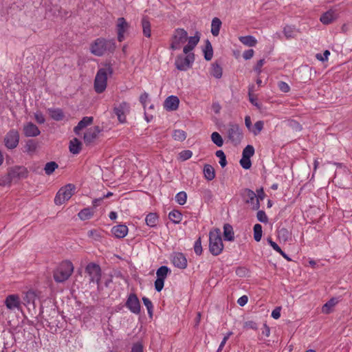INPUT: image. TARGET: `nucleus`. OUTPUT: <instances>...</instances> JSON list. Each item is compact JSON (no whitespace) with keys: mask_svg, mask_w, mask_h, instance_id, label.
Returning <instances> with one entry per match:
<instances>
[{"mask_svg":"<svg viewBox=\"0 0 352 352\" xmlns=\"http://www.w3.org/2000/svg\"><path fill=\"white\" fill-rule=\"evenodd\" d=\"M200 40V33L196 32L193 36H190L188 43L183 47V54H179L175 60V66L179 71H187L192 67L195 61V54L191 52Z\"/></svg>","mask_w":352,"mask_h":352,"instance_id":"1","label":"nucleus"},{"mask_svg":"<svg viewBox=\"0 0 352 352\" xmlns=\"http://www.w3.org/2000/svg\"><path fill=\"white\" fill-rule=\"evenodd\" d=\"M100 131L98 127L89 129L84 134V141L86 144L92 142L97 137Z\"/></svg>","mask_w":352,"mask_h":352,"instance_id":"22","label":"nucleus"},{"mask_svg":"<svg viewBox=\"0 0 352 352\" xmlns=\"http://www.w3.org/2000/svg\"><path fill=\"white\" fill-rule=\"evenodd\" d=\"M179 159L183 161L190 159L192 155V152L190 150H184L179 153Z\"/></svg>","mask_w":352,"mask_h":352,"instance_id":"50","label":"nucleus"},{"mask_svg":"<svg viewBox=\"0 0 352 352\" xmlns=\"http://www.w3.org/2000/svg\"><path fill=\"white\" fill-rule=\"evenodd\" d=\"M146 223L149 227L156 226L158 221V216L156 213H149L146 217Z\"/></svg>","mask_w":352,"mask_h":352,"instance_id":"34","label":"nucleus"},{"mask_svg":"<svg viewBox=\"0 0 352 352\" xmlns=\"http://www.w3.org/2000/svg\"><path fill=\"white\" fill-rule=\"evenodd\" d=\"M142 301L145 307H146V309L148 311V313L151 315L153 311V304L152 302L146 297L142 298Z\"/></svg>","mask_w":352,"mask_h":352,"instance_id":"51","label":"nucleus"},{"mask_svg":"<svg viewBox=\"0 0 352 352\" xmlns=\"http://www.w3.org/2000/svg\"><path fill=\"white\" fill-rule=\"evenodd\" d=\"M19 142V133L15 129L9 131L4 137V144L8 149L16 148Z\"/></svg>","mask_w":352,"mask_h":352,"instance_id":"11","label":"nucleus"},{"mask_svg":"<svg viewBox=\"0 0 352 352\" xmlns=\"http://www.w3.org/2000/svg\"><path fill=\"white\" fill-rule=\"evenodd\" d=\"M278 87L279 89L284 93H287L290 90L289 85L283 81L279 82L278 84Z\"/></svg>","mask_w":352,"mask_h":352,"instance_id":"58","label":"nucleus"},{"mask_svg":"<svg viewBox=\"0 0 352 352\" xmlns=\"http://www.w3.org/2000/svg\"><path fill=\"white\" fill-rule=\"evenodd\" d=\"M179 104V98L175 96H170L166 98L164 102V108L169 111H175Z\"/></svg>","mask_w":352,"mask_h":352,"instance_id":"19","label":"nucleus"},{"mask_svg":"<svg viewBox=\"0 0 352 352\" xmlns=\"http://www.w3.org/2000/svg\"><path fill=\"white\" fill-rule=\"evenodd\" d=\"M216 156L219 158V164L221 167H225L227 164L226 156L224 152L221 150L217 151L215 153Z\"/></svg>","mask_w":352,"mask_h":352,"instance_id":"47","label":"nucleus"},{"mask_svg":"<svg viewBox=\"0 0 352 352\" xmlns=\"http://www.w3.org/2000/svg\"><path fill=\"white\" fill-rule=\"evenodd\" d=\"M194 250H195V252L196 253V254L197 255H201V253H202V246H201V239H198L195 243V245H194Z\"/></svg>","mask_w":352,"mask_h":352,"instance_id":"55","label":"nucleus"},{"mask_svg":"<svg viewBox=\"0 0 352 352\" xmlns=\"http://www.w3.org/2000/svg\"><path fill=\"white\" fill-rule=\"evenodd\" d=\"M211 140L217 146L221 147L223 144V140L218 132H213L211 134Z\"/></svg>","mask_w":352,"mask_h":352,"instance_id":"38","label":"nucleus"},{"mask_svg":"<svg viewBox=\"0 0 352 352\" xmlns=\"http://www.w3.org/2000/svg\"><path fill=\"white\" fill-rule=\"evenodd\" d=\"M85 272L89 275V282L100 285L102 276L101 268L99 265L89 263L85 267Z\"/></svg>","mask_w":352,"mask_h":352,"instance_id":"8","label":"nucleus"},{"mask_svg":"<svg viewBox=\"0 0 352 352\" xmlns=\"http://www.w3.org/2000/svg\"><path fill=\"white\" fill-rule=\"evenodd\" d=\"M243 327L245 329H248L256 330V329H257V324L252 320H249V321H246L244 323Z\"/></svg>","mask_w":352,"mask_h":352,"instance_id":"60","label":"nucleus"},{"mask_svg":"<svg viewBox=\"0 0 352 352\" xmlns=\"http://www.w3.org/2000/svg\"><path fill=\"white\" fill-rule=\"evenodd\" d=\"M10 171L13 177H18L25 178L28 175L27 169L21 166L14 167Z\"/></svg>","mask_w":352,"mask_h":352,"instance_id":"30","label":"nucleus"},{"mask_svg":"<svg viewBox=\"0 0 352 352\" xmlns=\"http://www.w3.org/2000/svg\"><path fill=\"white\" fill-rule=\"evenodd\" d=\"M112 74L113 68L110 64H106L98 70L94 80V89L98 94H101L106 89L108 76Z\"/></svg>","mask_w":352,"mask_h":352,"instance_id":"3","label":"nucleus"},{"mask_svg":"<svg viewBox=\"0 0 352 352\" xmlns=\"http://www.w3.org/2000/svg\"><path fill=\"white\" fill-rule=\"evenodd\" d=\"M239 41L248 47H254L256 45L257 41L252 36H245L239 37Z\"/></svg>","mask_w":352,"mask_h":352,"instance_id":"33","label":"nucleus"},{"mask_svg":"<svg viewBox=\"0 0 352 352\" xmlns=\"http://www.w3.org/2000/svg\"><path fill=\"white\" fill-rule=\"evenodd\" d=\"M228 137L234 144H239L243 138L242 130L236 124L230 123L228 129Z\"/></svg>","mask_w":352,"mask_h":352,"instance_id":"9","label":"nucleus"},{"mask_svg":"<svg viewBox=\"0 0 352 352\" xmlns=\"http://www.w3.org/2000/svg\"><path fill=\"white\" fill-rule=\"evenodd\" d=\"M263 126H264L263 121H262V120L257 121L254 123V125L253 127H252L250 131L254 135H258L261 133V131L263 130Z\"/></svg>","mask_w":352,"mask_h":352,"instance_id":"43","label":"nucleus"},{"mask_svg":"<svg viewBox=\"0 0 352 352\" xmlns=\"http://www.w3.org/2000/svg\"><path fill=\"white\" fill-rule=\"evenodd\" d=\"M240 164L244 169H249L251 167L252 163L250 158H244L242 157L240 160Z\"/></svg>","mask_w":352,"mask_h":352,"instance_id":"53","label":"nucleus"},{"mask_svg":"<svg viewBox=\"0 0 352 352\" xmlns=\"http://www.w3.org/2000/svg\"><path fill=\"white\" fill-rule=\"evenodd\" d=\"M116 50L113 40L98 38L90 45V52L96 56H102L107 53H113Z\"/></svg>","mask_w":352,"mask_h":352,"instance_id":"2","label":"nucleus"},{"mask_svg":"<svg viewBox=\"0 0 352 352\" xmlns=\"http://www.w3.org/2000/svg\"><path fill=\"white\" fill-rule=\"evenodd\" d=\"M87 236L95 241H100L102 238V231L97 229L90 230L87 232Z\"/></svg>","mask_w":352,"mask_h":352,"instance_id":"40","label":"nucleus"},{"mask_svg":"<svg viewBox=\"0 0 352 352\" xmlns=\"http://www.w3.org/2000/svg\"><path fill=\"white\" fill-rule=\"evenodd\" d=\"M128 231V227L123 224L115 226L111 228L112 234L118 239H122L126 236Z\"/></svg>","mask_w":352,"mask_h":352,"instance_id":"20","label":"nucleus"},{"mask_svg":"<svg viewBox=\"0 0 352 352\" xmlns=\"http://www.w3.org/2000/svg\"><path fill=\"white\" fill-rule=\"evenodd\" d=\"M249 100H250V102L255 107H256L257 108H260V104L258 103L257 102V98L256 96H254L252 93H251V91H249Z\"/></svg>","mask_w":352,"mask_h":352,"instance_id":"62","label":"nucleus"},{"mask_svg":"<svg viewBox=\"0 0 352 352\" xmlns=\"http://www.w3.org/2000/svg\"><path fill=\"white\" fill-rule=\"evenodd\" d=\"M58 165L56 162H50L45 164L44 170H45V173L46 175H50L51 174H52L54 172V170L56 168H58Z\"/></svg>","mask_w":352,"mask_h":352,"instance_id":"37","label":"nucleus"},{"mask_svg":"<svg viewBox=\"0 0 352 352\" xmlns=\"http://www.w3.org/2000/svg\"><path fill=\"white\" fill-rule=\"evenodd\" d=\"M188 32L183 28L175 29L170 38V47L172 50H180L182 45L188 43Z\"/></svg>","mask_w":352,"mask_h":352,"instance_id":"6","label":"nucleus"},{"mask_svg":"<svg viewBox=\"0 0 352 352\" xmlns=\"http://www.w3.org/2000/svg\"><path fill=\"white\" fill-rule=\"evenodd\" d=\"M173 137L175 140L182 142L186 138V133L183 130L177 129L174 131Z\"/></svg>","mask_w":352,"mask_h":352,"instance_id":"44","label":"nucleus"},{"mask_svg":"<svg viewBox=\"0 0 352 352\" xmlns=\"http://www.w3.org/2000/svg\"><path fill=\"white\" fill-rule=\"evenodd\" d=\"M143 34L146 37L149 38L151 35V23L147 17H144L142 20Z\"/></svg>","mask_w":352,"mask_h":352,"instance_id":"32","label":"nucleus"},{"mask_svg":"<svg viewBox=\"0 0 352 352\" xmlns=\"http://www.w3.org/2000/svg\"><path fill=\"white\" fill-rule=\"evenodd\" d=\"M117 33L118 40L119 42H122L124 39V34L127 32L129 24L126 22L124 18L120 17L117 20Z\"/></svg>","mask_w":352,"mask_h":352,"instance_id":"17","label":"nucleus"},{"mask_svg":"<svg viewBox=\"0 0 352 352\" xmlns=\"http://www.w3.org/2000/svg\"><path fill=\"white\" fill-rule=\"evenodd\" d=\"M168 272H170V269L168 267L161 266L156 272L157 278L165 280Z\"/></svg>","mask_w":352,"mask_h":352,"instance_id":"39","label":"nucleus"},{"mask_svg":"<svg viewBox=\"0 0 352 352\" xmlns=\"http://www.w3.org/2000/svg\"><path fill=\"white\" fill-rule=\"evenodd\" d=\"M131 352H144L143 344L140 342L133 344L131 348Z\"/></svg>","mask_w":352,"mask_h":352,"instance_id":"59","label":"nucleus"},{"mask_svg":"<svg viewBox=\"0 0 352 352\" xmlns=\"http://www.w3.org/2000/svg\"><path fill=\"white\" fill-rule=\"evenodd\" d=\"M338 302V300L336 298H331L327 301L322 307V312L325 314H330L332 311V309Z\"/></svg>","mask_w":352,"mask_h":352,"instance_id":"27","label":"nucleus"},{"mask_svg":"<svg viewBox=\"0 0 352 352\" xmlns=\"http://www.w3.org/2000/svg\"><path fill=\"white\" fill-rule=\"evenodd\" d=\"M125 306L131 312L135 314H139L140 313V302L137 295L134 293H131L129 295Z\"/></svg>","mask_w":352,"mask_h":352,"instance_id":"14","label":"nucleus"},{"mask_svg":"<svg viewBox=\"0 0 352 352\" xmlns=\"http://www.w3.org/2000/svg\"><path fill=\"white\" fill-rule=\"evenodd\" d=\"M338 17L339 9L335 6L323 13L320 16V21L324 25H329L336 21Z\"/></svg>","mask_w":352,"mask_h":352,"instance_id":"12","label":"nucleus"},{"mask_svg":"<svg viewBox=\"0 0 352 352\" xmlns=\"http://www.w3.org/2000/svg\"><path fill=\"white\" fill-rule=\"evenodd\" d=\"M175 201L179 205H184L187 201V194L184 191H180L175 195Z\"/></svg>","mask_w":352,"mask_h":352,"instance_id":"42","label":"nucleus"},{"mask_svg":"<svg viewBox=\"0 0 352 352\" xmlns=\"http://www.w3.org/2000/svg\"><path fill=\"white\" fill-rule=\"evenodd\" d=\"M82 144L77 138L72 139L69 142V151L73 154H78L81 151Z\"/></svg>","mask_w":352,"mask_h":352,"instance_id":"26","label":"nucleus"},{"mask_svg":"<svg viewBox=\"0 0 352 352\" xmlns=\"http://www.w3.org/2000/svg\"><path fill=\"white\" fill-rule=\"evenodd\" d=\"M93 122V118L92 117H84L74 127V132L76 134L78 135L80 131L85 128L87 126L91 124Z\"/></svg>","mask_w":352,"mask_h":352,"instance_id":"23","label":"nucleus"},{"mask_svg":"<svg viewBox=\"0 0 352 352\" xmlns=\"http://www.w3.org/2000/svg\"><path fill=\"white\" fill-rule=\"evenodd\" d=\"M13 178L14 177L11 175L10 171H9L7 175H3L0 178V186H6L10 185Z\"/></svg>","mask_w":352,"mask_h":352,"instance_id":"45","label":"nucleus"},{"mask_svg":"<svg viewBox=\"0 0 352 352\" xmlns=\"http://www.w3.org/2000/svg\"><path fill=\"white\" fill-rule=\"evenodd\" d=\"M210 72V74L216 78H220L222 76V68L217 63L212 64Z\"/></svg>","mask_w":352,"mask_h":352,"instance_id":"36","label":"nucleus"},{"mask_svg":"<svg viewBox=\"0 0 352 352\" xmlns=\"http://www.w3.org/2000/svg\"><path fill=\"white\" fill-rule=\"evenodd\" d=\"M213 51L212 47L209 41L207 42L206 49L204 50V57L206 60H210L212 58Z\"/></svg>","mask_w":352,"mask_h":352,"instance_id":"46","label":"nucleus"},{"mask_svg":"<svg viewBox=\"0 0 352 352\" xmlns=\"http://www.w3.org/2000/svg\"><path fill=\"white\" fill-rule=\"evenodd\" d=\"M148 100V94L146 92L142 94L140 96V102L142 104L144 109H146V104Z\"/></svg>","mask_w":352,"mask_h":352,"instance_id":"57","label":"nucleus"},{"mask_svg":"<svg viewBox=\"0 0 352 352\" xmlns=\"http://www.w3.org/2000/svg\"><path fill=\"white\" fill-rule=\"evenodd\" d=\"M170 260L173 265L179 269H185L187 267V259L181 252H173L170 256Z\"/></svg>","mask_w":352,"mask_h":352,"instance_id":"16","label":"nucleus"},{"mask_svg":"<svg viewBox=\"0 0 352 352\" xmlns=\"http://www.w3.org/2000/svg\"><path fill=\"white\" fill-rule=\"evenodd\" d=\"M262 226L256 223L254 226V239L256 241L259 242L262 237Z\"/></svg>","mask_w":352,"mask_h":352,"instance_id":"41","label":"nucleus"},{"mask_svg":"<svg viewBox=\"0 0 352 352\" xmlns=\"http://www.w3.org/2000/svg\"><path fill=\"white\" fill-rule=\"evenodd\" d=\"M94 213V212L92 209L85 208L78 212V216L81 220L85 221L91 219L93 217Z\"/></svg>","mask_w":352,"mask_h":352,"instance_id":"31","label":"nucleus"},{"mask_svg":"<svg viewBox=\"0 0 352 352\" xmlns=\"http://www.w3.org/2000/svg\"><path fill=\"white\" fill-rule=\"evenodd\" d=\"M254 50H245L243 54V57L245 59V60H249L250 58H252L254 56Z\"/></svg>","mask_w":352,"mask_h":352,"instance_id":"64","label":"nucleus"},{"mask_svg":"<svg viewBox=\"0 0 352 352\" xmlns=\"http://www.w3.org/2000/svg\"><path fill=\"white\" fill-rule=\"evenodd\" d=\"M37 297L36 293L32 290H28L23 293V304L28 307L29 309L32 307L33 309L35 308V300Z\"/></svg>","mask_w":352,"mask_h":352,"instance_id":"18","label":"nucleus"},{"mask_svg":"<svg viewBox=\"0 0 352 352\" xmlns=\"http://www.w3.org/2000/svg\"><path fill=\"white\" fill-rule=\"evenodd\" d=\"M164 285V280L162 278H157L155 281V289L157 292H161Z\"/></svg>","mask_w":352,"mask_h":352,"instance_id":"56","label":"nucleus"},{"mask_svg":"<svg viewBox=\"0 0 352 352\" xmlns=\"http://www.w3.org/2000/svg\"><path fill=\"white\" fill-rule=\"evenodd\" d=\"M254 154V148L251 145H248L243 151L242 157L250 158Z\"/></svg>","mask_w":352,"mask_h":352,"instance_id":"48","label":"nucleus"},{"mask_svg":"<svg viewBox=\"0 0 352 352\" xmlns=\"http://www.w3.org/2000/svg\"><path fill=\"white\" fill-rule=\"evenodd\" d=\"M256 199H258V203H260V201H263L265 197V192L262 188L256 190Z\"/></svg>","mask_w":352,"mask_h":352,"instance_id":"61","label":"nucleus"},{"mask_svg":"<svg viewBox=\"0 0 352 352\" xmlns=\"http://www.w3.org/2000/svg\"><path fill=\"white\" fill-rule=\"evenodd\" d=\"M5 305L8 309L14 311L15 309H21V301L19 295L10 294L8 295L4 301Z\"/></svg>","mask_w":352,"mask_h":352,"instance_id":"15","label":"nucleus"},{"mask_svg":"<svg viewBox=\"0 0 352 352\" xmlns=\"http://www.w3.org/2000/svg\"><path fill=\"white\" fill-rule=\"evenodd\" d=\"M50 117L56 121H61L65 118V114L61 109L51 108L48 109Z\"/></svg>","mask_w":352,"mask_h":352,"instance_id":"24","label":"nucleus"},{"mask_svg":"<svg viewBox=\"0 0 352 352\" xmlns=\"http://www.w3.org/2000/svg\"><path fill=\"white\" fill-rule=\"evenodd\" d=\"M34 118L38 124H43L45 122V118L41 112L36 113L34 114Z\"/></svg>","mask_w":352,"mask_h":352,"instance_id":"63","label":"nucleus"},{"mask_svg":"<svg viewBox=\"0 0 352 352\" xmlns=\"http://www.w3.org/2000/svg\"><path fill=\"white\" fill-rule=\"evenodd\" d=\"M221 24L222 23L219 18L214 17L212 19L211 23V33L213 36H217L219 34Z\"/></svg>","mask_w":352,"mask_h":352,"instance_id":"29","label":"nucleus"},{"mask_svg":"<svg viewBox=\"0 0 352 352\" xmlns=\"http://www.w3.org/2000/svg\"><path fill=\"white\" fill-rule=\"evenodd\" d=\"M74 265L69 261H62L53 271V278L56 283L65 282L74 272Z\"/></svg>","mask_w":352,"mask_h":352,"instance_id":"4","label":"nucleus"},{"mask_svg":"<svg viewBox=\"0 0 352 352\" xmlns=\"http://www.w3.org/2000/svg\"><path fill=\"white\" fill-rule=\"evenodd\" d=\"M114 113L118 117L120 123H124L126 120V116L130 111V104L126 102H122L113 108Z\"/></svg>","mask_w":352,"mask_h":352,"instance_id":"13","label":"nucleus"},{"mask_svg":"<svg viewBox=\"0 0 352 352\" xmlns=\"http://www.w3.org/2000/svg\"><path fill=\"white\" fill-rule=\"evenodd\" d=\"M75 189V186L72 184H67L66 186L62 187L58 191L54 198V203L56 205H62L72 197V196L74 195Z\"/></svg>","mask_w":352,"mask_h":352,"instance_id":"7","label":"nucleus"},{"mask_svg":"<svg viewBox=\"0 0 352 352\" xmlns=\"http://www.w3.org/2000/svg\"><path fill=\"white\" fill-rule=\"evenodd\" d=\"M241 195L243 201L246 204H250L253 210H258L260 208V203L256 199V193L253 190L245 188L242 190Z\"/></svg>","mask_w":352,"mask_h":352,"instance_id":"10","label":"nucleus"},{"mask_svg":"<svg viewBox=\"0 0 352 352\" xmlns=\"http://www.w3.org/2000/svg\"><path fill=\"white\" fill-rule=\"evenodd\" d=\"M223 247L220 230L210 231L209 233L210 252L214 256H218L222 252Z\"/></svg>","mask_w":352,"mask_h":352,"instance_id":"5","label":"nucleus"},{"mask_svg":"<svg viewBox=\"0 0 352 352\" xmlns=\"http://www.w3.org/2000/svg\"><path fill=\"white\" fill-rule=\"evenodd\" d=\"M23 132L26 137H36L41 133L37 126L32 122H28L24 126Z\"/></svg>","mask_w":352,"mask_h":352,"instance_id":"21","label":"nucleus"},{"mask_svg":"<svg viewBox=\"0 0 352 352\" xmlns=\"http://www.w3.org/2000/svg\"><path fill=\"white\" fill-rule=\"evenodd\" d=\"M295 28L292 25H286L283 28V33L287 38H293L294 36Z\"/></svg>","mask_w":352,"mask_h":352,"instance_id":"49","label":"nucleus"},{"mask_svg":"<svg viewBox=\"0 0 352 352\" xmlns=\"http://www.w3.org/2000/svg\"><path fill=\"white\" fill-rule=\"evenodd\" d=\"M168 218L174 223H179L182 220V214L178 210H173L169 212Z\"/></svg>","mask_w":352,"mask_h":352,"instance_id":"35","label":"nucleus"},{"mask_svg":"<svg viewBox=\"0 0 352 352\" xmlns=\"http://www.w3.org/2000/svg\"><path fill=\"white\" fill-rule=\"evenodd\" d=\"M223 237L226 241H232L234 239V231L232 226L226 223L223 226Z\"/></svg>","mask_w":352,"mask_h":352,"instance_id":"25","label":"nucleus"},{"mask_svg":"<svg viewBox=\"0 0 352 352\" xmlns=\"http://www.w3.org/2000/svg\"><path fill=\"white\" fill-rule=\"evenodd\" d=\"M232 334H233V333H232V331H229V332H228V333H226V336H224V338H223V340H222L221 342L220 343V344H219V348H218V349H217V352H221V351L223 350V347H224V346H225V344H226V342L228 341V340L230 338V337Z\"/></svg>","mask_w":352,"mask_h":352,"instance_id":"52","label":"nucleus"},{"mask_svg":"<svg viewBox=\"0 0 352 352\" xmlns=\"http://www.w3.org/2000/svg\"><path fill=\"white\" fill-rule=\"evenodd\" d=\"M204 175L206 179L211 181L215 177V171L214 168L210 164H206L204 167Z\"/></svg>","mask_w":352,"mask_h":352,"instance_id":"28","label":"nucleus"},{"mask_svg":"<svg viewBox=\"0 0 352 352\" xmlns=\"http://www.w3.org/2000/svg\"><path fill=\"white\" fill-rule=\"evenodd\" d=\"M258 220L262 223H267L268 218L263 210H258L256 214Z\"/></svg>","mask_w":352,"mask_h":352,"instance_id":"54","label":"nucleus"}]
</instances>
